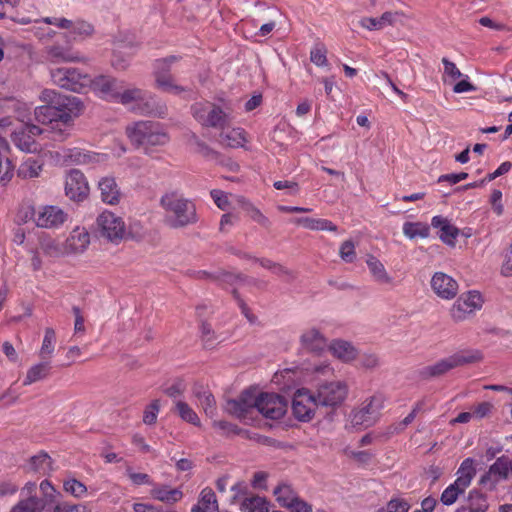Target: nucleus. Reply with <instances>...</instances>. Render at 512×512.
<instances>
[{"label": "nucleus", "mask_w": 512, "mask_h": 512, "mask_svg": "<svg viewBox=\"0 0 512 512\" xmlns=\"http://www.w3.org/2000/svg\"><path fill=\"white\" fill-rule=\"evenodd\" d=\"M150 493L154 499L168 504H174L183 497L180 489L171 488L167 485H154Z\"/></svg>", "instance_id": "31"}, {"label": "nucleus", "mask_w": 512, "mask_h": 512, "mask_svg": "<svg viewBox=\"0 0 512 512\" xmlns=\"http://www.w3.org/2000/svg\"><path fill=\"white\" fill-rule=\"evenodd\" d=\"M60 155L63 162L67 165L86 164L96 157L95 154L85 153L79 148L64 149Z\"/></svg>", "instance_id": "37"}, {"label": "nucleus", "mask_w": 512, "mask_h": 512, "mask_svg": "<svg viewBox=\"0 0 512 512\" xmlns=\"http://www.w3.org/2000/svg\"><path fill=\"white\" fill-rule=\"evenodd\" d=\"M160 411V403L159 400L152 401L144 410L143 413V422L146 425H153L155 424L158 413Z\"/></svg>", "instance_id": "52"}, {"label": "nucleus", "mask_w": 512, "mask_h": 512, "mask_svg": "<svg viewBox=\"0 0 512 512\" xmlns=\"http://www.w3.org/2000/svg\"><path fill=\"white\" fill-rule=\"evenodd\" d=\"M90 243V236L85 226H76L69 237L66 239L63 247L65 254H78L85 251Z\"/></svg>", "instance_id": "23"}, {"label": "nucleus", "mask_w": 512, "mask_h": 512, "mask_svg": "<svg viewBox=\"0 0 512 512\" xmlns=\"http://www.w3.org/2000/svg\"><path fill=\"white\" fill-rule=\"evenodd\" d=\"M411 508V505L409 502H407L405 499L396 497L392 498L387 503V512H408Z\"/></svg>", "instance_id": "57"}, {"label": "nucleus", "mask_w": 512, "mask_h": 512, "mask_svg": "<svg viewBox=\"0 0 512 512\" xmlns=\"http://www.w3.org/2000/svg\"><path fill=\"white\" fill-rule=\"evenodd\" d=\"M456 480L450 484L441 495V502L444 505H452L458 497L470 486L476 475L475 461L472 458H466L457 470Z\"/></svg>", "instance_id": "7"}, {"label": "nucleus", "mask_w": 512, "mask_h": 512, "mask_svg": "<svg viewBox=\"0 0 512 512\" xmlns=\"http://www.w3.org/2000/svg\"><path fill=\"white\" fill-rule=\"evenodd\" d=\"M50 77L55 85L76 93L83 92L91 83L90 75L72 67L51 69Z\"/></svg>", "instance_id": "8"}, {"label": "nucleus", "mask_w": 512, "mask_h": 512, "mask_svg": "<svg viewBox=\"0 0 512 512\" xmlns=\"http://www.w3.org/2000/svg\"><path fill=\"white\" fill-rule=\"evenodd\" d=\"M126 134L133 145L143 147L146 153L153 147L164 146L169 142L163 126L153 121H139L129 125Z\"/></svg>", "instance_id": "2"}, {"label": "nucleus", "mask_w": 512, "mask_h": 512, "mask_svg": "<svg viewBox=\"0 0 512 512\" xmlns=\"http://www.w3.org/2000/svg\"><path fill=\"white\" fill-rule=\"evenodd\" d=\"M101 99L115 102L119 90L123 88V81L107 75L91 78L89 86Z\"/></svg>", "instance_id": "21"}, {"label": "nucleus", "mask_w": 512, "mask_h": 512, "mask_svg": "<svg viewBox=\"0 0 512 512\" xmlns=\"http://www.w3.org/2000/svg\"><path fill=\"white\" fill-rule=\"evenodd\" d=\"M57 113V106L55 105H42L34 109L35 120L39 123H49L53 126L55 121V114Z\"/></svg>", "instance_id": "44"}, {"label": "nucleus", "mask_w": 512, "mask_h": 512, "mask_svg": "<svg viewBox=\"0 0 512 512\" xmlns=\"http://www.w3.org/2000/svg\"><path fill=\"white\" fill-rule=\"evenodd\" d=\"M242 208L250 216V220L254 222H262L264 216L248 201L242 200Z\"/></svg>", "instance_id": "63"}, {"label": "nucleus", "mask_w": 512, "mask_h": 512, "mask_svg": "<svg viewBox=\"0 0 512 512\" xmlns=\"http://www.w3.org/2000/svg\"><path fill=\"white\" fill-rule=\"evenodd\" d=\"M39 224H63L69 220L68 214L55 205L41 206L38 208Z\"/></svg>", "instance_id": "29"}, {"label": "nucleus", "mask_w": 512, "mask_h": 512, "mask_svg": "<svg viewBox=\"0 0 512 512\" xmlns=\"http://www.w3.org/2000/svg\"><path fill=\"white\" fill-rule=\"evenodd\" d=\"M483 298L477 291H469L462 294L451 308V316L456 321H462L469 315L481 309Z\"/></svg>", "instance_id": "18"}, {"label": "nucleus", "mask_w": 512, "mask_h": 512, "mask_svg": "<svg viewBox=\"0 0 512 512\" xmlns=\"http://www.w3.org/2000/svg\"><path fill=\"white\" fill-rule=\"evenodd\" d=\"M302 347L311 352H320L326 347V338L316 328H309L301 335Z\"/></svg>", "instance_id": "30"}, {"label": "nucleus", "mask_w": 512, "mask_h": 512, "mask_svg": "<svg viewBox=\"0 0 512 512\" xmlns=\"http://www.w3.org/2000/svg\"><path fill=\"white\" fill-rule=\"evenodd\" d=\"M319 406L336 408L342 405L348 395V385L341 380L324 381L314 392Z\"/></svg>", "instance_id": "9"}, {"label": "nucleus", "mask_w": 512, "mask_h": 512, "mask_svg": "<svg viewBox=\"0 0 512 512\" xmlns=\"http://www.w3.org/2000/svg\"><path fill=\"white\" fill-rule=\"evenodd\" d=\"M403 232L411 240L424 239L429 236V226H404Z\"/></svg>", "instance_id": "54"}, {"label": "nucleus", "mask_w": 512, "mask_h": 512, "mask_svg": "<svg viewBox=\"0 0 512 512\" xmlns=\"http://www.w3.org/2000/svg\"><path fill=\"white\" fill-rule=\"evenodd\" d=\"M42 22L65 30L66 37L73 41H82L94 32L93 25L81 19L69 20L63 17H45Z\"/></svg>", "instance_id": "12"}, {"label": "nucleus", "mask_w": 512, "mask_h": 512, "mask_svg": "<svg viewBox=\"0 0 512 512\" xmlns=\"http://www.w3.org/2000/svg\"><path fill=\"white\" fill-rule=\"evenodd\" d=\"M44 131L36 125L26 124L14 130L11 139L14 145L23 152L36 153L41 150V144L36 140Z\"/></svg>", "instance_id": "15"}, {"label": "nucleus", "mask_w": 512, "mask_h": 512, "mask_svg": "<svg viewBox=\"0 0 512 512\" xmlns=\"http://www.w3.org/2000/svg\"><path fill=\"white\" fill-rule=\"evenodd\" d=\"M326 54L327 50L325 46L322 44H317L310 51V60L316 66H326L328 63Z\"/></svg>", "instance_id": "51"}, {"label": "nucleus", "mask_w": 512, "mask_h": 512, "mask_svg": "<svg viewBox=\"0 0 512 512\" xmlns=\"http://www.w3.org/2000/svg\"><path fill=\"white\" fill-rule=\"evenodd\" d=\"M274 495L279 505L285 508L291 506L293 502L298 498L293 489L286 484L279 485L277 488H275Z\"/></svg>", "instance_id": "41"}, {"label": "nucleus", "mask_w": 512, "mask_h": 512, "mask_svg": "<svg viewBox=\"0 0 512 512\" xmlns=\"http://www.w3.org/2000/svg\"><path fill=\"white\" fill-rule=\"evenodd\" d=\"M274 188L277 190L287 189V193L289 195H296L299 191V186L294 181H275L273 184Z\"/></svg>", "instance_id": "64"}, {"label": "nucleus", "mask_w": 512, "mask_h": 512, "mask_svg": "<svg viewBox=\"0 0 512 512\" xmlns=\"http://www.w3.org/2000/svg\"><path fill=\"white\" fill-rule=\"evenodd\" d=\"M430 287L433 293L442 300H452L459 292L458 282L442 271L433 273L430 279Z\"/></svg>", "instance_id": "19"}, {"label": "nucleus", "mask_w": 512, "mask_h": 512, "mask_svg": "<svg viewBox=\"0 0 512 512\" xmlns=\"http://www.w3.org/2000/svg\"><path fill=\"white\" fill-rule=\"evenodd\" d=\"M143 226H100L99 236L112 243L122 240H140L143 237Z\"/></svg>", "instance_id": "22"}, {"label": "nucleus", "mask_w": 512, "mask_h": 512, "mask_svg": "<svg viewBox=\"0 0 512 512\" xmlns=\"http://www.w3.org/2000/svg\"><path fill=\"white\" fill-rule=\"evenodd\" d=\"M115 102L127 105L141 114L163 115L166 110L164 105H156V98L152 93L139 88L119 90Z\"/></svg>", "instance_id": "3"}, {"label": "nucleus", "mask_w": 512, "mask_h": 512, "mask_svg": "<svg viewBox=\"0 0 512 512\" xmlns=\"http://www.w3.org/2000/svg\"><path fill=\"white\" fill-rule=\"evenodd\" d=\"M221 144L231 147H243L246 143L245 131L241 128L223 129L219 135Z\"/></svg>", "instance_id": "34"}, {"label": "nucleus", "mask_w": 512, "mask_h": 512, "mask_svg": "<svg viewBox=\"0 0 512 512\" xmlns=\"http://www.w3.org/2000/svg\"><path fill=\"white\" fill-rule=\"evenodd\" d=\"M340 258L346 263H352L356 259L355 245L351 240L342 243L339 249Z\"/></svg>", "instance_id": "55"}, {"label": "nucleus", "mask_w": 512, "mask_h": 512, "mask_svg": "<svg viewBox=\"0 0 512 512\" xmlns=\"http://www.w3.org/2000/svg\"><path fill=\"white\" fill-rule=\"evenodd\" d=\"M42 171V165L39 161L29 158L24 161L18 169V175L24 179L36 178Z\"/></svg>", "instance_id": "43"}, {"label": "nucleus", "mask_w": 512, "mask_h": 512, "mask_svg": "<svg viewBox=\"0 0 512 512\" xmlns=\"http://www.w3.org/2000/svg\"><path fill=\"white\" fill-rule=\"evenodd\" d=\"M65 195L74 202L86 200L90 187L85 175L78 169H72L65 176Z\"/></svg>", "instance_id": "16"}, {"label": "nucleus", "mask_w": 512, "mask_h": 512, "mask_svg": "<svg viewBox=\"0 0 512 512\" xmlns=\"http://www.w3.org/2000/svg\"><path fill=\"white\" fill-rule=\"evenodd\" d=\"M175 408L182 420L194 426H200V419L198 415L187 403L183 401H177L175 404Z\"/></svg>", "instance_id": "45"}, {"label": "nucleus", "mask_w": 512, "mask_h": 512, "mask_svg": "<svg viewBox=\"0 0 512 512\" xmlns=\"http://www.w3.org/2000/svg\"><path fill=\"white\" fill-rule=\"evenodd\" d=\"M101 200L109 205H116L121 200V190L116 179L112 176H105L98 181Z\"/></svg>", "instance_id": "27"}, {"label": "nucleus", "mask_w": 512, "mask_h": 512, "mask_svg": "<svg viewBox=\"0 0 512 512\" xmlns=\"http://www.w3.org/2000/svg\"><path fill=\"white\" fill-rule=\"evenodd\" d=\"M54 512H91L85 504L61 503L56 505Z\"/></svg>", "instance_id": "61"}, {"label": "nucleus", "mask_w": 512, "mask_h": 512, "mask_svg": "<svg viewBox=\"0 0 512 512\" xmlns=\"http://www.w3.org/2000/svg\"><path fill=\"white\" fill-rule=\"evenodd\" d=\"M226 409L231 414L247 422L258 411L265 418L280 419L287 411V401L275 393L256 394L255 390H247L236 400H229Z\"/></svg>", "instance_id": "1"}, {"label": "nucleus", "mask_w": 512, "mask_h": 512, "mask_svg": "<svg viewBox=\"0 0 512 512\" xmlns=\"http://www.w3.org/2000/svg\"><path fill=\"white\" fill-rule=\"evenodd\" d=\"M403 14L399 11H386L380 17H363L359 25L368 31L382 30L386 26H393Z\"/></svg>", "instance_id": "26"}, {"label": "nucleus", "mask_w": 512, "mask_h": 512, "mask_svg": "<svg viewBox=\"0 0 512 512\" xmlns=\"http://www.w3.org/2000/svg\"><path fill=\"white\" fill-rule=\"evenodd\" d=\"M74 117L71 116L65 109H61L57 106V113L55 114V121L53 123L52 129H55L60 124L69 126L74 121Z\"/></svg>", "instance_id": "58"}, {"label": "nucleus", "mask_w": 512, "mask_h": 512, "mask_svg": "<svg viewBox=\"0 0 512 512\" xmlns=\"http://www.w3.org/2000/svg\"><path fill=\"white\" fill-rule=\"evenodd\" d=\"M241 512H269V502L260 496L244 498L240 505Z\"/></svg>", "instance_id": "38"}, {"label": "nucleus", "mask_w": 512, "mask_h": 512, "mask_svg": "<svg viewBox=\"0 0 512 512\" xmlns=\"http://www.w3.org/2000/svg\"><path fill=\"white\" fill-rule=\"evenodd\" d=\"M47 60L52 63L80 62L83 58L61 46H50L46 49Z\"/></svg>", "instance_id": "35"}, {"label": "nucleus", "mask_w": 512, "mask_h": 512, "mask_svg": "<svg viewBox=\"0 0 512 512\" xmlns=\"http://www.w3.org/2000/svg\"><path fill=\"white\" fill-rule=\"evenodd\" d=\"M56 335L52 328H46L39 355L42 358L50 357L55 350Z\"/></svg>", "instance_id": "46"}, {"label": "nucleus", "mask_w": 512, "mask_h": 512, "mask_svg": "<svg viewBox=\"0 0 512 512\" xmlns=\"http://www.w3.org/2000/svg\"><path fill=\"white\" fill-rule=\"evenodd\" d=\"M192 512H219L216 495L211 488H204Z\"/></svg>", "instance_id": "33"}, {"label": "nucleus", "mask_w": 512, "mask_h": 512, "mask_svg": "<svg viewBox=\"0 0 512 512\" xmlns=\"http://www.w3.org/2000/svg\"><path fill=\"white\" fill-rule=\"evenodd\" d=\"M160 204L163 209L175 216L177 224H193L198 221L194 203L177 191H169L162 195Z\"/></svg>", "instance_id": "6"}, {"label": "nucleus", "mask_w": 512, "mask_h": 512, "mask_svg": "<svg viewBox=\"0 0 512 512\" xmlns=\"http://www.w3.org/2000/svg\"><path fill=\"white\" fill-rule=\"evenodd\" d=\"M328 349L335 358L344 363H349L358 356L357 348L352 343L341 339L333 340Z\"/></svg>", "instance_id": "28"}, {"label": "nucleus", "mask_w": 512, "mask_h": 512, "mask_svg": "<svg viewBox=\"0 0 512 512\" xmlns=\"http://www.w3.org/2000/svg\"><path fill=\"white\" fill-rule=\"evenodd\" d=\"M193 117L205 127H222L229 116L218 106L210 102H198L192 105Z\"/></svg>", "instance_id": "13"}, {"label": "nucleus", "mask_w": 512, "mask_h": 512, "mask_svg": "<svg viewBox=\"0 0 512 512\" xmlns=\"http://www.w3.org/2000/svg\"><path fill=\"white\" fill-rule=\"evenodd\" d=\"M14 166L9 158L0 155V184L6 185L13 177Z\"/></svg>", "instance_id": "50"}, {"label": "nucleus", "mask_w": 512, "mask_h": 512, "mask_svg": "<svg viewBox=\"0 0 512 512\" xmlns=\"http://www.w3.org/2000/svg\"><path fill=\"white\" fill-rule=\"evenodd\" d=\"M63 489L66 493L75 498H82L87 493V487L75 478H69L63 482Z\"/></svg>", "instance_id": "48"}, {"label": "nucleus", "mask_w": 512, "mask_h": 512, "mask_svg": "<svg viewBox=\"0 0 512 512\" xmlns=\"http://www.w3.org/2000/svg\"><path fill=\"white\" fill-rule=\"evenodd\" d=\"M512 473V461L507 457H499L489 468L488 472L482 476L483 484L488 481L494 486L496 483L505 480Z\"/></svg>", "instance_id": "24"}, {"label": "nucleus", "mask_w": 512, "mask_h": 512, "mask_svg": "<svg viewBox=\"0 0 512 512\" xmlns=\"http://www.w3.org/2000/svg\"><path fill=\"white\" fill-rule=\"evenodd\" d=\"M28 469L39 474L48 473L52 469L50 456L46 453H39L33 456L28 464Z\"/></svg>", "instance_id": "39"}, {"label": "nucleus", "mask_w": 512, "mask_h": 512, "mask_svg": "<svg viewBox=\"0 0 512 512\" xmlns=\"http://www.w3.org/2000/svg\"><path fill=\"white\" fill-rule=\"evenodd\" d=\"M365 262L374 282L389 287L396 286L394 277L390 275L384 264L378 258L373 255H368Z\"/></svg>", "instance_id": "25"}, {"label": "nucleus", "mask_w": 512, "mask_h": 512, "mask_svg": "<svg viewBox=\"0 0 512 512\" xmlns=\"http://www.w3.org/2000/svg\"><path fill=\"white\" fill-rule=\"evenodd\" d=\"M177 60L178 58L176 56H169L157 59L153 65V76L156 87L163 92L173 95H180L187 91L184 86L177 84L170 74L171 66Z\"/></svg>", "instance_id": "10"}, {"label": "nucleus", "mask_w": 512, "mask_h": 512, "mask_svg": "<svg viewBox=\"0 0 512 512\" xmlns=\"http://www.w3.org/2000/svg\"><path fill=\"white\" fill-rule=\"evenodd\" d=\"M310 373L331 375L334 373V369L327 361L313 365H294L275 373L273 382L281 385L283 388H289L294 383L307 381Z\"/></svg>", "instance_id": "4"}, {"label": "nucleus", "mask_w": 512, "mask_h": 512, "mask_svg": "<svg viewBox=\"0 0 512 512\" xmlns=\"http://www.w3.org/2000/svg\"><path fill=\"white\" fill-rule=\"evenodd\" d=\"M440 228L437 231L439 238L447 245L454 246L459 237L468 238L472 235V229L469 227L459 230L457 226H435Z\"/></svg>", "instance_id": "32"}, {"label": "nucleus", "mask_w": 512, "mask_h": 512, "mask_svg": "<svg viewBox=\"0 0 512 512\" xmlns=\"http://www.w3.org/2000/svg\"><path fill=\"white\" fill-rule=\"evenodd\" d=\"M58 107L65 109L74 118L80 116L84 109L82 101L76 96H63Z\"/></svg>", "instance_id": "40"}, {"label": "nucleus", "mask_w": 512, "mask_h": 512, "mask_svg": "<svg viewBox=\"0 0 512 512\" xmlns=\"http://www.w3.org/2000/svg\"><path fill=\"white\" fill-rule=\"evenodd\" d=\"M127 475L135 485H151L152 481L148 474L135 472L132 469L127 470Z\"/></svg>", "instance_id": "62"}, {"label": "nucleus", "mask_w": 512, "mask_h": 512, "mask_svg": "<svg viewBox=\"0 0 512 512\" xmlns=\"http://www.w3.org/2000/svg\"><path fill=\"white\" fill-rule=\"evenodd\" d=\"M247 485L242 481H237L230 486L228 502L236 504L246 493Z\"/></svg>", "instance_id": "53"}, {"label": "nucleus", "mask_w": 512, "mask_h": 512, "mask_svg": "<svg viewBox=\"0 0 512 512\" xmlns=\"http://www.w3.org/2000/svg\"><path fill=\"white\" fill-rule=\"evenodd\" d=\"M482 357L483 355L479 350L459 351L447 358L439 360L435 364L429 366L427 370L430 375L437 376L444 374L458 366L478 362L482 359Z\"/></svg>", "instance_id": "14"}, {"label": "nucleus", "mask_w": 512, "mask_h": 512, "mask_svg": "<svg viewBox=\"0 0 512 512\" xmlns=\"http://www.w3.org/2000/svg\"><path fill=\"white\" fill-rule=\"evenodd\" d=\"M49 371L48 363H38L30 367L27 371L26 377L23 380V385H31L46 377Z\"/></svg>", "instance_id": "42"}, {"label": "nucleus", "mask_w": 512, "mask_h": 512, "mask_svg": "<svg viewBox=\"0 0 512 512\" xmlns=\"http://www.w3.org/2000/svg\"><path fill=\"white\" fill-rule=\"evenodd\" d=\"M63 96L60 95L59 93H57L55 90H52V89H44L41 93H40V100L45 102L46 105H55V106H58L61 98Z\"/></svg>", "instance_id": "59"}, {"label": "nucleus", "mask_w": 512, "mask_h": 512, "mask_svg": "<svg viewBox=\"0 0 512 512\" xmlns=\"http://www.w3.org/2000/svg\"><path fill=\"white\" fill-rule=\"evenodd\" d=\"M442 63L444 66V72H443V81L445 83H453L456 80L463 77V74L461 71L457 68L456 64L450 61L447 58L442 59Z\"/></svg>", "instance_id": "49"}, {"label": "nucleus", "mask_w": 512, "mask_h": 512, "mask_svg": "<svg viewBox=\"0 0 512 512\" xmlns=\"http://www.w3.org/2000/svg\"><path fill=\"white\" fill-rule=\"evenodd\" d=\"M36 483L27 482L20 491L19 501L11 508V512H42L45 503L36 495Z\"/></svg>", "instance_id": "20"}, {"label": "nucleus", "mask_w": 512, "mask_h": 512, "mask_svg": "<svg viewBox=\"0 0 512 512\" xmlns=\"http://www.w3.org/2000/svg\"><path fill=\"white\" fill-rule=\"evenodd\" d=\"M385 403L386 397L382 393H375L366 398L358 408L351 412L350 424L357 429L374 425L379 420Z\"/></svg>", "instance_id": "5"}, {"label": "nucleus", "mask_w": 512, "mask_h": 512, "mask_svg": "<svg viewBox=\"0 0 512 512\" xmlns=\"http://www.w3.org/2000/svg\"><path fill=\"white\" fill-rule=\"evenodd\" d=\"M38 208L36 209L31 203L23 202L19 205L16 215V224H39Z\"/></svg>", "instance_id": "36"}, {"label": "nucleus", "mask_w": 512, "mask_h": 512, "mask_svg": "<svg viewBox=\"0 0 512 512\" xmlns=\"http://www.w3.org/2000/svg\"><path fill=\"white\" fill-rule=\"evenodd\" d=\"M319 403L315 393L306 387L298 388L292 399V413L301 422H309L315 416Z\"/></svg>", "instance_id": "11"}, {"label": "nucleus", "mask_w": 512, "mask_h": 512, "mask_svg": "<svg viewBox=\"0 0 512 512\" xmlns=\"http://www.w3.org/2000/svg\"><path fill=\"white\" fill-rule=\"evenodd\" d=\"M138 42L133 35L127 34L115 41V48L111 59L112 66L117 70H125L136 52Z\"/></svg>", "instance_id": "17"}, {"label": "nucleus", "mask_w": 512, "mask_h": 512, "mask_svg": "<svg viewBox=\"0 0 512 512\" xmlns=\"http://www.w3.org/2000/svg\"><path fill=\"white\" fill-rule=\"evenodd\" d=\"M475 90V86L469 81V76L464 74L453 87V92L457 94L473 92Z\"/></svg>", "instance_id": "60"}, {"label": "nucleus", "mask_w": 512, "mask_h": 512, "mask_svg": "<svg viewBox=\"0 0 512 512\" xmlns=\"http://www.w3.org/2000/svg\"><path fill=\"white\" fill-rule=\"evenodd\" d=\"M39 487H40V490L43 495V498H40V499L42 501H44L45 506L47 504L53 503L55 501L56 495L58 493L57 490L55 489V487L48 480H43L40 483Z\"/></svg>", "instance_id": "56"}, {"label": "nucleus", "mask_w": 512, "mask_h": 512, "mask_svg": "<svg viewBox=\"0 0 512 512\" xmlns=\"http://www.w3.org/2000/svg\"><path fill=\"white\" fill-rule=\"evenodd\" d=\"M210 195L217 207L223 211L228 210L236 199V196L219 189L211 190Z\"/></svg>", "instance_id": "47"}]
</instances>
